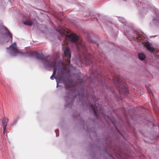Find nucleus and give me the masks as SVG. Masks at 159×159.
<instances>
[{
	"label": "nucleus",
	"mask_w": 159,
	"mask_h": 159,
	"mask_svg": "<svg viewBox=\"0 0 159 159\" xmlns=\"http://www.w3.org/2000/svg\"><path fill=\"white\" fill-rule=\"evenodd\" d=\"M64 53L65 57L67 58L66 61V63H64V66H59L57 63L55 61L51 62L47 60V58L45 57L43 54L39 53L36 51L31 52L28 54L30 57H35L37 59L44 60L45 61V64L47 66L50 68H52L53 69V72L52 75L50 77L51 80H53L54 76L57 72L58 74H62L65 71L66 65H68L70 63V59L71 57V52L69 48L66 47L65 50L64 51Z\"/></svg>",
	"instance_id": "obj_1"
},
{
	"label": "nucleus",
	"mask_w": 159,
	"mask_h": 159,
	"mask_svg": "<svg viewBox=\"0 0 159 159\" xmlns=\"http://www.w3.org/2000/svg\"><path fill=\"white\" fill-rule=\"evenodd\" d=\"M68 37L70 40L73 42H76V48L78 50L83 52L85 51L86 50L85 44L82 40H78V37L77 35L74 33L70 34Z\"/></svg>",
	"instance_id": "obj_2"
},
{
	"label": "nucleus",
	"mask_w": 159,
	"mask_h": 159,
	"mask_svg": "<svg viewBox=\"0 0 159 159\" xmlns=\"http://www.w3.org/2000/svg\"><path fill=\"white\" fill-rule=\"evenodd\" d=\"M114 82V83L115 86L118 91L121 93H123L125 94H127L128 92V90L126 87L124 86L120 81L119 77H118L117 79H115L113 78Z\"/></svg>",
	"instance_id": "obj_3"
},
{
	"label": "nucleus",
	"mask_w": 159,
	"mask_h": 159,
	"mask_svg": "<svg viewBox=\"0 0 159 159\" xmlns=\"http://www.w3.org/2000/svg\"><path fill=\"white\" fill-rule=\"evenodd\" d=\"M98 105V106L96 105H91L92 108L96 117H98L99 116H100L106 118V116L103 113V110L101 108V106L99 105V104Z\"/></svg>",
	"instance_id": "obj_4"
},
{
	"label": "nucleus",
	"mask_w": 159,
	"mask_h": 159,
	"mask_svg": "<svg viewBox=\"0 0 159 159\" xmlns=\"http://www.w3.org/2000/svg\"><path fill=\"white\" fill-rule=\"evenodd\" d=\"M13 44L14 45V46H13V45L12 44L10 46V48H11V50L12 51L13 54L14 55H16L18 53H21L19 51V50H18L17 49H16V42L14 43Z\"/></svg>",
	"instance_id": "obj_5"
},
{
	"label": "nucleus",
	"mask_w": 159,
	"mask_h": 159,
	"mask_svg": "<svg viewBox=\"0 0 159 159\" xmlns=\"http://www.w3.org/2000/svg\"><path fill=\"white\" fill-rule=\"evenodd\" d=\"M8 120V119L7 117H4L2 119V123L3 128V132L4 134V131L6 129V127L7 125Z\"/></svg>",
	"instance_id": "obj_6"
},
{
	"label": "nucleus",
	"mask_w": 159,
	"mask_h": 159,
	"mask_svg": "<svg viewBox=\"0 0 159 159\" xmlns=\"http://www.w3.org/2000/svg\"><path fill=\"white\" fill-rule=\"evenodd\" d=\"M58 32L61 34L64 35H66L68 33V30L63 28H60Z\"/></svg>",
	"instance_id": "obj_7"
},
{
	"label": "nucleus",
	"mask_w": 159,
	"mask_h": 159,
	"mask_svg": "<svg viewBox=\"0 0 159 159\" xmlns=\"http://www.w3.org/2000/svg\"><path fill=\"white\" fill-rule=\"evenodd\" d=\"M145 46L149 51L151 52H153L154 51V49L151 46V44L148 42L145 43Z\"/></svg>",
	"instance_id": "obj_8"
},
{
	"label": "nucleus",
	"mask_w": 159,
	"mask_h": 159,
	"mask_svg": "<svg viewBox=\"0 0 159 159\" xmlns=\"http://www.w3.org/2000/svg\"><path fill=\"white\" fill-rule=\"evenodd\" d=\"M23 23L25 25H27L29 26H31L33 24V22L31 20L29 19L26 20L24 21Z\"/></svg>",
	"instance_id": "obj_9"
},
{
	"label": "nucleus",
	"mask_w": 159,
	"mask_h": 159,
	"mask_svg": "<svg viewBox=\"0 0 159 159\" xmlns=\"http://www.w3.org/2000/svg\"><path fill=\"white\" fill-rule=\"evenodd\" d=\"M138 57L139 59L141 60H143L145 58V54L142 52L140 53L139 54Z\"/></svg>",
	"instance_id": "obj_10"
},
{
	"label": "nucleus",
	"mask_w": 159,
	"mask_h": 159,
	"mask_svg": "<svg viewBox=\"0 0 159 159\" xmlns=\"http://www.w3.org/2000/svg\"><path fill=\"white\" fill-rule=\"evenodd\" d=\"M66 89L67 90L70 91L71 92H72L71 93L73 95L74 93L75 90H76V89L75 88L67 86L66 87Z\"/></svg>",
	"instance_id": "obj_11"
},
{
	"label": "nucleus",
	"mask_w": 159,
	"mask_h": 159,
	"mask_svg": "<svg viewBox=\"0 0 159 159\" xmlns=\"http://www.w3.org/2000/svg\"><path fill=\"white\" fill-rule=\"evenodd\" d=\"M89 64L92 63V61L91 59H87V61H86Z\"/></svg>",
	"instance_id": "obj_12"
},
{
	"label": "nucleus",
	"mask_w": 159,
	"mask_h": 159,
	"mask_svg": "<svg viewBox=\"0 0 159 159\" xmlns=\"http://www.w3.org/2000/svg\"><path fill=\"white\" fill-rule=\"evenodd\" d=\"M8 36L12 39V34L9 31H8Z\"/></svg>",
	"instance_id": "obj_13"
},
{
	"label": "nucleus",
	"mask_w": 159,
	"mask_h": 159,
	"mask_svg": "<svg viewBox=\"0 0 159 159\" xmlns=\"http://www.w3.org/2000/svg\"><path fill=\"white\" fill-rule=\"evenodd\" d=\"M136 38H138L137 39L139 40H140L141 39V36H139V35H136Z\"/></svg>",
	"instance_id": "obj_14"
},
{
	"label": "nucleus",
	"mask_w": 159,
	"mask_h": 159,
	"mask_svg": "<svg viewBox=\"0 0 159 159\" xmlns=\"http://www.w3.org/2000/svg\"><path fill=\"white\" fill-rule=\"evenodd\" d=\"M76 98V96H75L74 97H73V99H74L75 98ZM73 98L72 97H71L70 98Z\"/></svg>",
	"instance_id": "obj_15"
},
{
	"label": "nucleus",
	"mask_w": 159,
	"mask_h": 159,
	"mask_svg": "<svg viewBox=\"0 0 159 159\" xmlns=\"http://www.w3.org/2000/svg\"><path fill=\"white\" fill-rule=\"evenodd\" d=\"M93 101H94V98H93Z\"/></svg>",
	"instance_id": "obj_16"
}]
</instances>
